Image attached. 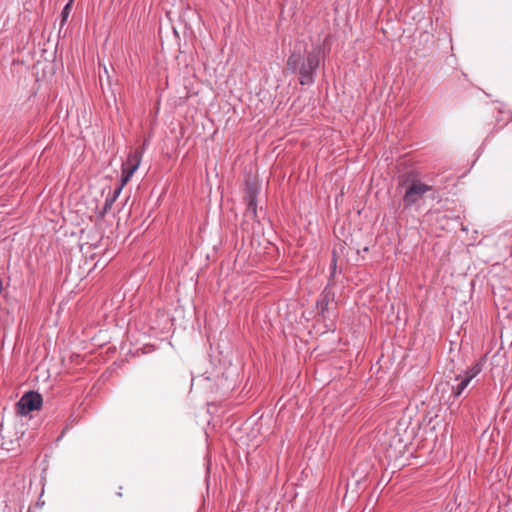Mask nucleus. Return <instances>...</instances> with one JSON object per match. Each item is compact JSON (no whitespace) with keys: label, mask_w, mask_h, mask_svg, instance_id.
I'll list each match as a JSON object with an SVG mask.
<instances>
[{"label":"nucleus","mask_w":512,"mask_h":512,"mask_svg":"<svg viewBox=\"0 0 512 512\" xmlns=\"http://www.w3.org/2000/svg\"><path fill=\"white\" fill-rule=\"evenodd\" d=\"M320 65V49L309 51L305 55L293 52L286 62V70L299 76L301 85H311L314 82L315 72Z\"/></svg>","instance_id":"f257e3e1"},{"label":"nucleus","mask_w":512,"mask_h":512,"mask_svg":"<svg viewBox=\"0 0 512 512\" xmlns=\"http://www.w3.org/2000/svg\"><path fill=\"white\" fill-rule=\"evenodd\" d=\"M399 185L405 188L403 195V204L405 208H409L418 203L426 193L431 192L433 187L419 177L416 172L406 173L400 180Z\"/></svg>","instance_id":"f03ea898"},{"label":"nucleus","mask_w":512,"mask_h":512,"mask_svg":"<svg viewBox=\"0 0 512 512\" xmlns=\"http://www.w3.org/2000/svg\"><path fill=\"white\" fill-rule=\"evenodd\" d=\"M142 157L143 152L138 149L131 150L128 153L126 160L121 166V178L123 179V184H127L130 181L134 173L139 168Z\"/></svg>","instance_id":"7ed1b4c3"},{"label":"nucleus","mask_w":512,"mask_h":512,"mask_svg":"<svg viewBox=\"0 0 512 512\" xmlns=\"http://www.w3.org/2000/svg\"><path fill=\"white\" fill-rule=\"evenodd\" d=\"M42 396L35 391L25 393L17 403L18 411L26 415L34 410H39L42 406Z\"/></svg>","instance_id":"20e7f679"},{"label":"nucleus","mask_w":512,"mask_h":512,"mask_svg":"<svg viewBox=\"0 0 512 512\" xmlns=\"http://www.w3.org/2000/svg\"><path fill=\"white\" fill-rule=\"evenodd\" d=\"M482 370V366L480 363H475L472 367L468 368L464 376H458L457 379H460L459 384L457 387L453 390V394L455 397H458L461 395V393L466 389V387L469 385L471 380L475 378Z\"/></svg>","instance_id":"39448f33"},{"label":"nucleus","mask_w":512,"mask_h":512,"mask_svg":"<svg viewBox=\"0 0 512 512\" xmlns=\"http://www.w3.org/2000/svg\"><path fill=\"white\" fill-rule=\"evenodd\" d=\"M482 370V366L480 363H475L472 367L468 368L464 376H458L457 379H460L459 384L457 387L453 390V394L455 397H458L461 395V393L466 389V387L469 385L471 380L475 378Z\"/></svg>","instance_id":"423d86ee"},{"label":"nucleus","mask_w":512,"mask_h":512,"mask_svg":"<svg viewBox=\"0 0 512 512\" xmlns=\"http://www.w3.org/2000/svg\"><path fill=\"white\" fill-rule=\"evenodd\" d=\"M247 210L250 211L254 216H256V213H257L256 190L253 188H249V190H248Z\"/></svg>","instance_id":"0eeeda50"},{"label":"nucleus","mask_w":512,"mask_h":512,"mask_svg":"<svg viewBox=\"0 0 512 512\" xmlns=\"http://www.w3.org/2000/svg\"><path fill=\"white\" fill-rule=\"evenodd\" d=\"M73 2H74V0H69V2L64 6V8L61 12V23H60L61 27L64 26L68 20V17L70 15V12L72 9Z\"/></svg>","instance_id":"6e6552de"},{"label":"nucleus","mask_w":512,"mask_h":512,"mask_svg":"<svg viewBox=\"0 0 512 512\" xmlns=\"http://www.w3.org/2000/svg\"><path fill=\"white\" fill-rule=\"evenodd\" d=\"M114 203H115V200L113 198H111L110 196H107V198L105 199L103 208L99 212V218H103L106 215V213H108L111 210Z\"/></svg>","instance_id":"1a4fd4ad"},{"label":"nucleus","mask_w":512,"mask_h":512,"mask_svg":"<svg viewBox=\"0 0 512 512\" xmlns=\"http://www.w3.org/2000/svg\"><path fill=\"white\" fill-rule=\"evenodd\" d=\"M126 184H123V179L121 178L120 180V185L113 191V193L111 195H109L111 198H113L115 201L116 199L119 197V195L121 194L123 188L125 187Z\"/></svg>","instance_id":"9d476101"}]
</instances>
